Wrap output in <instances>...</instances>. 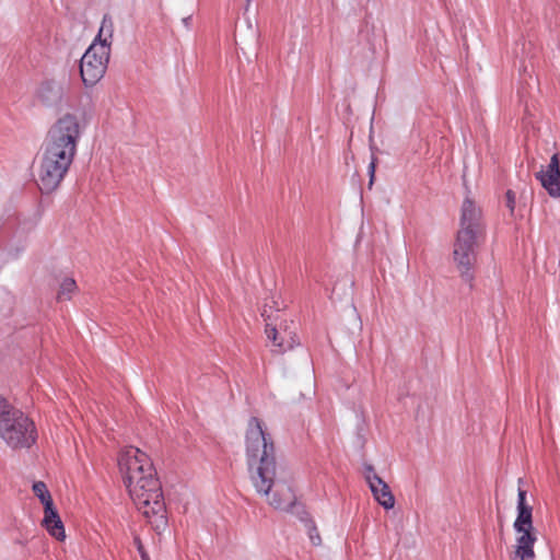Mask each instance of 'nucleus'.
<instances>
[{
    "instance_id": "1",
    "label": "nucleus",
    "mask_w": 560,
    "mask_h": 560,
    "mask_svg": "<svg viewBox=\"0 0 560 560\" xmlns=\"http://www.w3.org/2000/svg\"><path fill=\"white\" fill-rule=\"evenodd\" d=\"M245 454L250 481L256 491L261 495H269L275 487L269 504L276 510L291 512L305 525L306 518L312 517L305 508L296 502L291 487L281 482V466L277 460L275 441L257 417L248 420Z\"/></svg>"
},
{
    "instance_id": "2",
    "label": "nucleus",
    "mask_w": 560,
    "mask_h": 560,
    "mask_svg": "<svg viewBox=\"0 0 560 560\" xmlns=\"http://www.w3.org/2000/svg\"><path fill=\"white\" fill-rule=\"evenodd\" d=\"M118 466L133 503L160 535L166 529L168 521L162 485L151 458L130 446L120 454Z\"/></svg>"
},
{
    "instance_id": "3",
    "label": "nucleus",
    "mask_w": 560,
    "mask_h": 560,
    "mask_svg": "<svg viewBox=\"0 0 560 560\" xmlns=\"http://www.w3.org/2000/svg\"><path fill=\"white\" fill-rule=\"evenodd\" d=\"M80 136L79 120L70 113L60 117L48 130L36 182L43 194H50L60 186L77 154Z\"/></svg>"
},
{
    "instance_id": "4",
    "label": "nucleus",
    "mask_w": 560,
    "mask_h": 560,
    "mask_svg": "<svg viewBox=\"0 0 560 560\" xmlns=\"http://www.w3.org/2000/svg\"><path fill=\"white\" fill-rule=\"evenodd\" d=\"M526 490L518 488L517 516L513 527L517 534L515 557L521 560H534V545L537 541L536 530L533 525V508L526 503Z\"/></svg>"
},
{
    "instance_id": "5",
    "label": "nucleus",
    "mask_w": 560,
    "mask_h": 560,
    "mask_svg": "<svg viewBox=\"0 0 560 560\" xmlns=\"http://www.w3.org/2000/svg\"><path fill=\"white\" fill-rule=\"evenodd\" d=\"M0 436L12 448H30L36 443L38 435L34 421L14 408L0 423Z\"/></svg>"
},
{
    "instance_id": "6",
    "label": "nucleus",
    "mask_w": 560,
    "mask_h": 560,
    "mask_svg": "<svg viewBox=\"0 0 560 560\" xmlns=\"http://www.w3.org/2000/svg\"><path fill=\"white\" fill-rule=\"evenodd\" d=\"M110 43H93L80 60V75L86 88L94 86L105 74L109 60Z\"/></svg>"
},
{
    "instance_id": "7",
    "label": "nucleus",
    "mask_w": 560,
    "mask_h": 560,
    "mask_svg": "<svg viewBox=\"0 0 560 560\" xmlns=\"http://www.w3.org/2000/svg\"><path fill=\"white\" fill-rule=\"evenodd\" d=\"M481 235L458 231L454 243V261L464 281L471 285L477 262V244Z\"/></svg>"
},
{
    "instance_id": "8",
    "label": "nucleus",
    "mask_w": 560,
    "mask_h": 560,
    "mask_svg": "<svg viewBox=\"0 0 560 560\" xmlns=\"http://www.w3.org/2000/svg\"><path fill=\"white\" fill-rule=\"evenodd\" d=\"M292 325L293 322L291 323ZM267 338L272 341V352L282 354L289 350H292L300 343L299 337L295 332V326L292 328L288 325H280L279 328L270 324L266 325Z\"/></svg>"
},
{
    "instance_id": "9",
    "label": "nucleus",
    "mask_w": 560,
    "mask_h": 560,
    "mask_svg": "<svg viewBox=\"0 0 560 560\" xmlns=\"http://www.w3.org/2000/svg\"><path fill=\"white\" fill-rule=\"evenodd\" d=\"M364 478L369 483L374 499L384 509H393L395 505V497L389 486L375 472L374 467L370 464L364 465Z\"/></svg>"
},
{
    "instance_id": "10",
    "label": "nucleus",
    "mask_w": 560,
    "mask_h": 560,
    "mask_svg": "<svg viewBox=\"0 0 560 560\" xmlns=\"http://www.w3.org/2000/svg\"><path fill=\"white\" fill-rule=\"evenodd\" d=\"M459 224L460 229L458 231L470 232L477 235L483 234L481 209L469 197H466L463 201Z\"/></svg>"
},
{
    "instance_id": "11",
    "label": "nucleus",
    "mask_w": 560,
    "mask_h": 560,
    "mask_svg": "<svg viewBox=\"0 0 560 560\" xmlns=\"http://www.w3.org/2000/svg\"><path fill=\"white\" fill-rule=\"evenodd\" d=\"M536 179H538L541 186L547 190V192L553 197H560V159L559 153H555L550 158V162L546 170H540L535 174Z\"/></svg>"
},
{
    "instance_id": "12",
    "label": "nucleus",
    "mask_w": 560,
    "mask_h": 560,
    "mask_svg": "<svg viewBox=\"0 0 560 560\" xmlns=\"http://www.w3.org/2000/svg\"><path fill=\"white\" fill-rule=\"evenodd\" d=\"M36 97L43 106L59 107L65 98V89L62 84L52 79L45 80L39 84Z\"/></svg>"
},
{
    "instance_id": "13",
    "label": "nucleus",
    "mask_w": 560,
    "mask_h": 560,
    "mask_svg": "<svg viewBox=\"0 0 560 560\" xmlns=\"http://www.w3.org/2000/svg\"><path fill=\"white\" fill-rule=\"evenodd\" d=\"M113 32H114L113 19L109 14H104L96 39H98L100 43H101V39H106V43H109L108 38H112Z\"/></svg>"
},
{
    "instance_id": "14",
    "label": "nucleus",
    "mask_w": 560,
    "mask_h": 560,
    "mask_svg": "<svg viewBox=\"0 0 560 560\" xmlns=\"http://www.w3.org/2000/svg\"><path fill=\"white\" fill-rule=\"evenodd\" d=\"M75 289H77V283H75L74 279L66 278L60 284V289L58 291L57 299L59 301L69 300L71 293H73L75 291Z\"/></svg>"
},
{
    "instance_id": "15",
    "label": "nucleus",
    "mask_w": 560,
    "mask_h": 560,
    "mask_svg": "<svg viewBox=\"0 0 560 560\" xmlns=\"http://www.w3.org/2000/svg\"><path fill=\"white\" fill-rule=\"evenodd\" d=\"M305 527L308 533L310 540L313 546H319L322 544V538L319 535V532L317 529V526L313 518H306Z\"/></svg>"
},
{
    "instance_id": "16",
    "label": "nucleus",
    "mask_w": 560,
    "mask_h": 560,
    "mask_svg": "<svg viewBox=\"0 0 560 560\" xmlns=\"http://www.w3.org/2000/svg\"><path fill=\"white\" fill-rule=\"evenodd\" d=\"M46 529L57 540H63L66 537L63 523L60 517L57 518L51 525H48Z\"/></svg>"
},
{
    "instance_id": "17",
    "label": "nucleus",
    "mask_w": 560,
    "mask_h": 560,
    "mask_svg": "<svg viewBox=\"0 0 560 560\" xmlns=\"http://www.w3.org/2000/svg\"><path fill=\"white\" fill-rule=\"evenodd\" d=\"M45 515L43 520L44 526L47 528L48 525H51L57 518H59V514L57 510L54 508H50L49 510H45Z\"/></svg>"
},
{
    "instance_id": "18",
    "label": "nucleus",
    "mask_w": 560,
    "mask_h": 560,
    "mask_svg": "<svg viewBox=\"0 0 560 560\" xmlns=\"http://www.w3.org/2000/svg\"><path fill=\"white\" fill-rule=\"evenodd\" d=\"M133 545L136 546L141 560H151L149 557V553L147 552V550L143 546L141 538L138 535H135V537H133Z\"/></svg>"
},
{
    "instance_id": "19",
    "label": "nucleus",
    "mask_w": 560,
    "mask_h": 560,
    "mask_svg": "<svg viewBox=\"0 0 560 560\" xmlns=\"http://www.w3.org/2000/svg\"><path fill=\"white\" fill-rule=\"evenodd\" d=\"M505 199H506V207L509 208L511 214L514 213V209H515V192L511 189H509L505 194Z\"/></svg>"
},
{
    "instance_id": "20",
    "label": "nucleus",
    "mask_w": 560,
    "mask_h": 560,
    "mask_svg": "<svg viewBox=\"0 0 560 560\" xmlns=\"http://www.w3.org/2000/svg\"><path fill=\"white\" fill-rule=\"evenodd\" d=\"M33 491L35 493V495L37 498H39V495H44L46 493H48L49 491L47 490V487L46 485L43 482V481H37L33 485Z\"/></svg>"
},
{
    "instance_id": "21",
    "label": "nucleus",
    "mask_w": 560,
    "mask_h": 560,
    "mask_svg": "<svg viewBox=\"0 0 560 560\" xmlns=\"http://www.w3.org/2000/svg\"><path fill=\"white\" fill-rule=\"evenodd\" d=\"M38 499L40 500V502L44 505V511L49 510L50 508H54V501H52V498L49 492L44 495H39Z\"/></svg>"
},
{
    "instance_id": "22",
    "label": "nucleus",
    "mask_w": 560,
    "mask_h": 560,
    "mask_svg": "<svg viewBox=\"0 0 560 560\" xmlns=\"http://www.w3.org/2000/svg\"><path fill=\"white\" fill-rule=\"evenodd\" d=\"M376 163H377V159L375 156H372V161L369 165V175H370L369 187H371L374 182Z\"/></svg>"
},
{
    "instance_id": "23",
    "label": "nucleus",
    "mask_w": 560,
    "mask_h": 560,
    "mask_svg": "<svg viewBox=\"0 0 560 560\" xmlns=\"http://www.w3.org/2000/svg\"><path fill=\"white\" fill-rule=\"evenodd\" d=\"M190 22H191V16H187V18H184L183 19V23L188 27L190 25Z\"/></svg>"
},
{
    "instance_id": "24",
    "label": "nucleus",
    "mask_w": 560,
    "mask_h": 560,
    "mask_svg": "<svg viewBox=\"0 0 560 560\" xmlns=\"http://www.w3.org/2000/svg\"><path fill=\"white\" fill-rule=\"evenodd\" d=\"M253 0H246V7H248L252 3Z\"/></svg>"
}]
</instances>
